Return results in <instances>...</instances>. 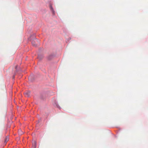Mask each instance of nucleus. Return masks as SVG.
<instances>
[{"mask_svg": "<svg viewBox=\"0 0 148 148\" xmlns=\"http://www.w3.org/2000/svg\"><path fill=\"white\" fill-rule=\"evenodd\" d=\"M30 92L29 91H27L24 93L25 96L26 97H28L29 96Z\"/></svg>", "mask_w": 148, "mask_h": 148, "instance_id": "f257e3e1", "label": "nucleus"}, {"mask_svg": "<svg viewBox=\"0 0 148 148\" xmlns=\"http://www.w3.org/2000/svg\"><path fill=\"white\" fill-rule=\"evenodd\" d=\"M32 148H36V143L35 141L33 142L32 143Z\"/></svg>", "mask_w": 148, "mask_h": 148, "instance_id": "f03ea898", "label": "nucleus"}, {"mask_svg": "<svg viewBox=\"0 0 148 148\" xmlns=\"http://www.w3.org/2000/svg\"><path fill=\"white\" fill-rule=\"evenodd\" d=\"M49 8H50V9L51 10V11H52L53 13H54V11L53 10V9L52 6V5L51 4L50 5Z\"/></svg>", "mask_w": 148, "mask_h": 148, "instance_id": "7ed1b4c3", "label": "nucleus"}, {"mask_svg": "<svg viewBox=\"0 0 148 148\" xmlns=\"http://www.w3.org/2000/svg\"><path fill=\"white\" fill-rule=\"evenodd\" d=\"M9 138L8 137H6L5 139V143H7L9 140Z\"/></svg>", "mask_w": 148, "mask_h": 148, "instance_id": "20e7f679", "label": "nucleus"}, {"mask_svg": "<svg viewBox=\"0 0 148 148\" xmlns=\"http://www.w3.org/2000/svg\"><path fill=\"white\" fill-rule=\"evenodd\" d=\"M18 132L19 134L20 135H22L23 134V132H22L21 130H19Z\"/></svg>", "mask_w": 148, "mask_h": 148, "instance_id": "39448f33", "label": "nucleus"}, {"mask_svg": "<svg viewBox=\"0 0 148 148\" xmlns=\"http://www.w3.org/2000/svg\"><path fill=\"white\" fill-rule=\"evenodd\" d=\"M32 45L34 46H36V45L35 44V42L34 41H33L32 42Z\"/></svg>", "mask_w": 148, "mask_h": 148, "instance_id": "423d86ee", "label": "nucleus"}, {"mask_svg": "<svg viewBox=\"0 0 148 148\" xmlns=\"http://www.w3.org/2000/svg\"><path fill=\"white\" fill-rule=\"evenodd\" d=\"M17 66H15V69H16V68H17Z\"/></svg>", "mask_w": 148, "mask_h": 148, "instance_id": "0eeeda50", "label": "nucleus"}]
</instances>
